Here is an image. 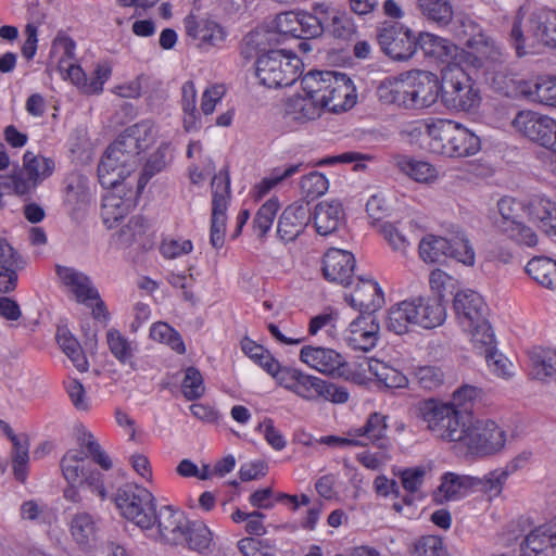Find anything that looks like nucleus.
<instances>
[{
  "label": "nucleus",
  "instance_id": "f257e3e1",
  "mask_svg": "<svg viewBox=\"0 0 556 556\" xmlns=\"http://www.w3.org/2000/svg\"><path fill=\"white\" fill-rule=\"evenodd\" d=\"M79 447L70 448L60 460L63 478L68 484H86L102 501L106 498L103 475L90 467L88 456L103 470L113 466L109 455L102 450L92 433L84 431L78 435Z\"/></svg>",
  "mask_w": 556,
  "mask_h": 556
},
{
  "label": "nucleus",
  "instance_id": "1a4fd4ad",
  "mask_svg": "<svg viewBox=\"0 0 556 556\" xmlns=\"http://www.w3.org/2000/svg\"><path fill=\"white\" fill-rule=\"evenodd\" d=\"M497 211L500 217L494 225L500 232L519 245L533 248L538 244V233L523 222V216H528V198L504 197L497 202Z\"/></svg>",
  "mask_w": 556,
  "mask_h": 556
},
{
  "label": "nucleus",
  "instance_id": "bf43d9fd",
  "mask_svg": "<svg viewBox=\"0 0 556 556\" xmlns=\"http://www.w3.org/2000/svg\"><path fill=\"white\" fill-rule=\"evenodd\" d=\"M416 383L426 391L441 388L445 381V372L437 365L417 366L413 371Z\"/></svg>",
  "mask_w": 556,
  "mask_h": 556
},
{
  "label": "nucleus",
  "instance_id": "393cba45",
  "mask_svg": "<svg viewBox=\"0 0 556 556\" xmlns=\"http://www.w3.org/2000/svg\"><path fill=\"white\" fill-rule=\"evenodd\" d=\"M109 190L102 198V219L103 223L112 228L119 219L129 213L134 207V191L124 185L109 187Z\"/></svg>",
  "mask_w": 556,
  "mask_h": 556
},
{
  "label": "nucleus",
  "instance_id": "c85d7f7f",
  "mask_svg": "<svg viewBox=\"0 0 556 556\" xmlns=\"http://www.w3.org/2000/svg\"><path fill=\"white\" fill-rule=\"evenodd\" d=\"M312 218L307 204L292 203L287 206L278 220L277 233L286 242L293 241L306 228Z\"/></svg>",
  "mask_w": 556,
  "mask_h": 556
},
{
  "label": "nucleus",
  "instance_id": "e2e57ef3",
  "mask_svg": "<svg viewBox=\"0 0 556 556\" xmlns=\"http://www.w3.org/2000/svg\"><path fill=\"white\" fill-rule=\"evenodd\" d=\"M147 224L143 217L135 216L116 235L115 243L118 248L125 249L139 241L144 235Z\"/></svg>",
  "mask_w": 556,
  "mask_h": 556
},
{
  "label": "nucleus",
  "instance_id": "338daca9",
  "mask_svg": "<svg viewBox=\"0 0 556 556\" xmlns=\"http://www.w3.org/2000/svg\"><path fill=\"white\" fill-rule=\"evenodd\" d=\"M450 241L452 248L448 251V256L466 266H472L476 261V253L468 238L465 235L459 233Z\"/></svg>",
  "mask_w": 556,
  "mask_h": 556
},
{
  "label": "nucleus",
  "instance_id": "72a5a7b5",
  "mask_svg": "<svg viewBox=\"0 0 556 556\" xmlns=\"http://www.w3.org/2000/svg\"><path fill=\"white\" fill-rule=\"evenodd\" d=\"M477 477L446 472L441 478V484L434 493L439 503L458 501L475 492Z\"/></svg>",
  "mask_w": 556,
  "mask_h": 556
},
{
  "label": "nucleus",
  "instance_id": "3c124183",
  "mask_svg": "<svg viewBox=\"0 0 556 556\" xmlns=\"http://www.w3.org/2000/svg\"><path fill=\"white\" fill-rule=\"evenodd\" d=\"M181 108L184 112V128L186 131L199 129V114L197 110V89L191 80L181 86Z\"/></svg>",
  "mask_w": 556,
  "mask_h": 556
},
{
  "label": "nucleus",
  "instance_id": "bb28decb",
  "mask_svg": "<svg viewBox=\"0 0 556 556\" xmlns=\"http://www.w3.org/2000/svg\"><path fill=\"white\" fill-rule=\"evenodd\" d=\"M351 287L352 290L345 294V300L361 312H375L384 303L383 292L378 282L372 279L358 277Z\"/></svg>",
  "mask_w": 556,
  "mask_h": 556
},
{
  "label": "nucleus",
  "instance_id": "423d86ee",
  "mask_svg": "<svg viewBox=\"0 0 556 556\" xmlns=\"http://www.w3.org/2000/svg\"><path fill=\"white\" fill-rule=\"evenodd\" d=\"M456 39L469 48L476 55L470 60L475 67L486 63H497L503 56L502 48L489 37L470 15L453 12V21L448 25Z\"/></svg>",
  "mask_w": 556,
  "mask_h": 556
},
{
  "label": "nucleus",
  "instance_id": "ddd939ff",
  "mask_svg": "<svg viewBox=\"0 0 556 556\" xmlns=\"http://www.w3.org/2000/svg\"><path fill=\"white\" fill-rule=\"evenodd\" d=\"M212 216L210 227V243L219 250L224 247L227 225V208L230 202V177L226 168L220 169L211 182Z\"/></svg>",
  "mask_w": 556,
  "mask_h": 556
},
{
  "label": "nucleus",
  "instance_id": "aec40b11",
  "mask_svg": "<svg viewBox=\"0 0 556 556\" xmlns=\"http://www.w3.org/2000/svg\"><path fill=\"white\" fill-rule=\"evenodd\" d=\"M300 361L313 370L331 377H343L348 372V362L331 348L304 345Z\"/></svg>",
  "mask_w": 556,
  "mask_h": 556
},
{
  "label": "nucleus",
  "instance_id": "e433bc0d",
  "mask_svg": "<svg viewBox=\"0 0 556 556\" xmlns=\"http://www.w3.org/2000/svg\"><path fill=\"white\" fill-rule=\"evenodd\" d=\"M312 217L318 235H331L344 220L342 203L338 200L321 201L315 206Z\"/></svg>",
  "mask_w": 556,
  "mask_h": 556
},
{
  "label": "nucleus",
  "instance_id": "7ed1b4c3",
  "mask_svg": "<svg viewBox=\"0 0 556 556\" xmlns=\"http://www.w3.org/2000/svg\"><path fill=\"white\" fill-rule=\"evenodd\" d=\"M429 149L432 153L451 159L476 155L481 140L468 127L452 119H434L426 124Z\"/></svg>",
  "mask_w": 556,
  "mask_h": 556
},
{
  "label": "nucleus",
  "instance_id": "39448f33",
  "mask_svg": "<svg viewBox=\"0 0 556 556\" xmlns=\"http://www.w3.org/2000/svg\"><path fill=\"white\" fill-rule=\"evenodd\" d=\"M418 417L437 441L458 445L466 433L469 414H460L440 397L421 400L417 405Z\"/></svg>",
  "mask_w": 556,
  "mask_h": 556
},
{
  "label": "nucleus",
  "instance_id": "dca6fc26",
  "mask_svg": "<svg viewBox=\"0 0 556 556\" xmlns=\"http://www.w3.org/2000/svg\"><path fill=\"white\" fill-rule=\"evenodd\" d=\"M56 274L64 287L74 294L77 302L92 308V315L100 320H106L108 313L98 290L90 278L73 267L58 266Z\"/></svg>",
  "mask_w": 556,
  "mask_h": 556
},
{
  "label": "nucleus",
  "instance_id": "09e8293b",
  "mask_svg": "<svg viewBox=\"0 0 556 556\" xmlns=\"http://www.w3.org/2000/svg\"><path fill=\"white\" fill-rule=\"evenodd\" d=\"M302 164H292L285 168H274L270 174L257 182L251 190V195L254 200L263 199L270 190L281 184L283 180L290 178L300 172Z\"/></svg>",
  "mask_w": 556,
  "mask_h": 556
},
{
  "label": "nucleus",
  "instance_id": "4c0bfd02",
  "mask_svg": "<svg viewBox=\"0 0 556 556\" xmlns=\"http://www.w3.org/2000/svg\"><path fill=\"white\" fill-rule=\"evenodd\" d=\"M356 100L357 93L351 78L343 73H337L325 110L333 113L344 112L352 109Z\"/></svg>",
  "mask_w": 556,
  "mask_h": 556
},
{
  "label": "nucleus",
  "instance_id": "412c9836",
  "mask_svg": "<svg viewBox=\"0 0 556 556\" xmlns=\"http://www.w3.org/2000/svg\"><path fill=\"white\" fill-rule=\"evenodd\" d=\"M313 11L321 24V34L327 30L333 37L342 40H350L356 34L354 20L333 3L326 1L315 3Z\"/></svg>",
  "mask_w": 556,
  "mask_h": 556
},
{
  "label": "nucleus",
  "instance_id": "052dcab7",
  "mask_svg": "<svg viewBox=\"0 0 556 556\" xmlns=\"http://www.w3.org/2000/svg\"><path fill=\"white\" fill-rule=\"evenodd\" d=\"M150 337L154 341L167 344L179 354L186 352L181 336L166 323H154L150 328Z\"/></svg>",
  "mask_w": 556,
  "mask_h": 556
},
{
  "label": "nucleus",
  "instance_id": "603ef678",
  "mask_svg": "<svg viewBox=\"0 0 556 556\" xmlns=\"http://www.w3.org/2000/svg\"><path fill=\"white\" fill-rule=\"evenodd\" d=\"M23 166L25 175L29 176L35 184H40L52 175L55 168V163L50 157H45L27 151L23 156Z\"/></svg>",
  "mask_w": 556,
  "mask_h": 556
},
{
  "label": "nucleus",
  "instance_id": "37998d69",
  "mask_svg": "<svg viewBox=\"0 0 556 556\" xmlns=\"http://www.w3.org/2000/svg\"><path fill=\"white\" fill-rule=\"evenodd\" d=\"M416 9L427 21L445 27L453 21L454 7L451 0H416Z\"/></svg>",
  "mask_w": 556,
  "mask_h": 556
},
{
  "label": "nucleus",
  "instance_id": "5701e85b",
  "mask_svg": "<svg viewBox=\"0 0 556 556\" xmlns=\"http://www.w3.org/2000/svg\"><path fill=\"white\" fill-rule=\"evenodd\" d=\"M187 35L201 48L220 47L226 38L225 28L208 17L188 15L184 20Z\"/></svg>",
  "mask_w": 556,
  "mask_h": 556
},
{
  "label": "nucleus",
  "instance_id": "f3484780",
  "mask_svg": "<svg viewBox=\"0 0 556 556\" xmlns=\"http://www.w3.org/2000/svg\"><path fill=\"white\" fill-rule=\"evenodd\" d=\"M316 13L287 11L277 14L267 25L268 33L283 38H315L321 35Z\"/></svg>",
  "mask_w": 556,
  "mask_h": 556
},
{
  "label": "nucleus",
  "instance_id": "a19ab883",
  "mask_svg": "<svg viewBox=\"0 0 556 556\" xmlns=\"http://www.w3.org/2000/svg\"><path fill=\"white\" fill-rule=\"evenodd\" d=\"M367 370L376 378L377 382L388 389L407 388L408 378L397 368L378 358L367 361Z\"/></svg>",
  "mask_w": 556,
  "mask_h": 556
},
{
  "label": "nucleus",
  "instance_id": "58836bf2",
  "mask_svg": "<svg viewBox=\"0 0 556 556\" xmlns=\"http://www.w3.org/2000/svg\"><path fill=\"white\" fill-rule=\"evenodd\" d=\"M521 556H556V530L539 527L520 545Z\"/></svg>",
  "mask_w": 556,
  "mask_h": 556
},
{
  "label": "nucleus",
  "instance_id": "9d476101",
  "mask_svg": "<svg viewBox=\"0 0 556 556\" xmlns=\"http://www.w3.org/2000/svg\"><path fill=\"white\" fill-rule=\"evenodd\" d=\"M301 60L285 50H271L255 62L256 77L267 88L292 85L300 76Z\"/></svg>",
  "mask_w": 556,
  "mask_h": 556
},
{
  "label": "nucleus",
  "instance_id": "f8f14e48",
  "mask_svg": "<svg viewBox=\"0 0 556 556\" xmlns=\"http://www.w3.org/2000/svg\"><path fill=\"white\" fill-rule=\"evenodd\" d=\"M188 519L184 513L170 505L161 506L151 516V529H142L146 536L166 545L185 543Z\"/></svg>",
  "mask_w": 556,
  "mask_h": 556
},
{
  "label": "nucleus",
  "instance_id": "0e129e2a",
  "mask_svg": "<svg viewBox=\"0 0 556 556\" xmlns=\"http://www.w3.org/2000/svg\"><path fill=\"white\" fill-rule=\"evenodd\" d=\"M379 231L393 251L403 256L407 254L410 241L397 224L384 222L379 225Z\"/></svg>",
  "mask_w": 556,
  "mask_h": 556
},
{
  "label": "nucleus",
  "instance_id": "4468645a",
  "mask_svg": "<svg viewBox=\"0 0 556 556\" xmlns=\"http://www.w3.org/2000/svg\"><path fill=\"white\" fill-rule=\"evenodd\" d=\"M417 37L401 22H383L377 29V41L382 52L394 61H407L417 51Z\"/></svg>",
  "mask_w": 556,
  "mask_h": 556
},
{
  "label": "nucleus",
  "instance_id": "cd10ccee",
  "mask_svg": "<svg viewBox=\"0 0 556 556\" xmlns=\"http://www.w3.org/2000/svg\"><path fill=\"white\" fill-rule=\"evenodd\" d=\"M454 308L463 329L472 328L473 324L486 318L488 307L483 298L470 289L456 293Z\"/></svg>",
  "mask_w": 556,
  "mask_h": 556
},
{
  "label": "nucleus",
  "instance_id": "49530a36",
  "mask_svg": "<svg viewBox=\"0 0 556 556\" xmlns=\"http://www.w3.org/2000/svg\"><path fill=\"white\" fill-rule=\"evenodd\" d=\"M56 341L64 354L80 372L88 370L89 364L79 342L66 328L58 329Z\"/></svg>",
  "mask_w": 556,
  "mask_h": 556
},
{
  "label": "nucleus",
  "instance_id": "8fccbe9b",
  "mask_svg": "<svg viewBox=\"0 0 556 556\" xmlns=\"http://www.w3.org/2000/svg\"><path fill=\"white\" fill-rule=\"evenodd\" d=\"M451 241L446 238L427 235L419 243V256L426 263H439L448 256Z\"/></svg>",
  "mask_w": 556,
  "mask_h": 556
},
{
  "label": "nucleus",
  "instance_id": "69168bd1",
  "mask_svg": "<svg viewBox=\"0 0 556 556\" xmlns=\"http://www.w3.org/2000/svg\"><path fill=\"white\" fill-rule=\"evenodd\" d=\"M181 392L188 401L200 399L205 392L201 372L194 367H188L181 382Z\"/></svg>",
  "mask_w": 556,
  "mask_h": 556
},
{
  "label": "nucleus",
  "instance_id": "a211bd4d",
  "mask_svg": "<svg viewBox=\"0 0 556 556\" xmlns=\"http://www.w3.org/2000/svg\"><path fill=\"white\" fill-rule=\"evenodd\" d=\"M321 113L319 106L301 89L281 102L279 117L287 130L294 131L316 121Z\"/></svg>",
  "mask_w": 556,
  "mask_h": 556
},
{
  "label": "nucleus",
  "instance_id": "0eeeda50",
  "mask_svg": "<svg viewBox=\"0 0 556 556\" xmlns=\"http://www.w3.org/2000/svg\"><path fill=\"white\" fill-rule=\"evenodd\" d=\"M459 446L476 457H491L504 451L508 434L506 429L490 418L469 417Z\"/></svg>",
  "mask_w": 556,
  "mask_h": 556
},
{
  "label": "nucleus",
  "instance_id": "6ab92c4d",
  "mask_svg": "<svg viewBox=\"0 0 556 556\" xmlns=\"http://www.w3.org/2000/svg\"><path fill=\"white\" fill-rule=\"evenodd\" d=\"M555 118L533 110L518 111L510 122L515 134L544 148Z\"/></svg>",
  "mask_w": 556,
  "mask_h": 556
},
{
  "label": "nucleus",
  "instance_id": "6e6552de",
  "mask_svg": "<svg viewBox=\"0 0 556 556\" xmlns=\"http://www.w3.org/2000/svg\"><path fill=\"white\" fill-rule=\"evenodd\" d=\"M440 91L445 106L458 112L475 111L481 102L478 88L458 64H448L443 71Z\"/></svg>",
  "mask_w": 556,
  "mask_h": 556
},
{
  "label": "nucleus",
  "instance_id": "f704fd0d",
  "mask_svg": "<svg viewBox=\"0 0 556 556\" xmlns=\"http://www.w3.org/2000/svg\"><path fill=\"white\" fill-rule=\"evenodd\" d=\"M415 110L431 108L440 96V81L435 74L428 71H412Z\"/></svg>",
  "mask_w": 556,
  "mask_h": 556
},
{
  "label": "nucleus",
  "instance_id": "f03ea898",
  "mask_svg": "<svg viewBox=\"0 0 556 556\" xmlns=\"http://www.w3.org/2000/svg\"><path fill=\"white\" fill-rule=\"evenodd\" d=\"M509 41L518 56L534 53L541 46L556 49V10L529 12L521 7L511 21Z\"/></svg>",
  "mask_w": 556,
  "mask_h": 556
},
{
  "label": "nucleus",
  "instance_id": "c9c22d12",
  "mask_svg": "<svg viewBox=\"0 0 556 556\" xmlns=\"http://www.w3.org/2000/svg\"><path fill=\"white\" fill-rule=\"evenodd\" d=\"M337 72L309 71L301 78L302 90L319 106L325 110V104L336 79Z\"/></svg>",
  "mask_w": 556,
  "mask_h": 556
},
{
  "label": "nucleus",
  "instance_id": "4d7b16f0",
  "mask_svg": "<svg viewBox=\"0 0 556 556\" xmlns=\"http://www.w3.org/2000/svg\"><path fill=\"white\" fill-rule=\"evenodd\" d=\"M7 432L13 443L12 462L14 476L18 481L24 482L27 476V464L29 460L28 442L26 439L21 440L9 427Z\"/></svg>",
  "mask_w": 556,
  "mask_h": 556
},
{
  "label": "nucleus",
  "instance_id": "473e14b6",
  "mask_svg": "<svg viewBox=\"0 0 556 556\" xmlns=\"http://www.w3.org/2000/svg\"><path fill=\"white\" fill-rule=\"evenodd\" d=\"M67 528L72 540L83 549L90 548L96 543L100 530L99 520L83 510L70 516Z\"/></svg>",
  "mask_w": 556,
  "mask_h": 556
},
{
  "label": "nucleus",
  "instance_id": "6e6d98bb",
  "mask_svg": "<svg viewBox=\"0 0 556 556\" xmlns=\"http://www.w3.org/2000/svg\"><path fill=\"white\" fill-rule=\"evenodd\" d=\"M508 476V470L496 469L486 473L483 478H477L478 483H476L475 492L480 491L489 501H492L502 494Z\"/></svg>",
  "mask_w": 556,
  "mask_h": 556
},
{
  "label": "nucleus",
  "instance_id": "ea45409f",
  "mask_svg": "<svg viewBox=\"0 0 556 556\" xmlns=\"http://www.w3.org/2000/svg\"><path fill=\"white\" fill-rule=\"evenodd\" d=\"M518 89L532 102L556 106V76H540L534 83L522 80Z\"/></svg>",
  "mask_w": 556,
  "mask_h": 556
},
{
  "label": "nucleus",
  "instance_id": "c756f323",
  "mask_svg": "<svg viewBox=\"0 0 556 556\" xmlns=\"http://www.w3.org/2000/svg\"><path fill=\"white\" fill-rule=\"evenodd\" d=\"M157 135V126L146 119L127 127L117 140L138 160L139 153L151 147Z\"/></svg>",
  "mask_w": 556,
  "mask_h": 556
},
{
  "label": "nucleus",
  "instance_id": "c03bdc74",
  "mask_svg": "<svg viewBox=\"0 0 556 556\" xmlns=\"http://www.w3.org/2000/svg\"><path fill=\"white\" fill-rule=\"evenodd\" d=\"M397 166L401 172L420 184L431 185L441 177L439 169L426 161L403 157L397 162Z\"/></svg>",
  "mask_w": 556,
  "mask_h": 556
},
{
  "label": "nucleus",
  "instance_id": "774afa93",
  "mask_svg": "<svg viewBox=\"0 0 556 556\" xmlns=\"http://www.w3.org/2000/svg\"><path fill=\"white\" fill-rule=\"evenodd\" d=\"M412 556H443L442 540L435 535H425L414 542L410 549Z\"/></svg>",
  "mask_w": 556,
  "mask_h": 556
},
{
  "label": "nucleus",
  "instance_id": "9b49d317",
  "mask_svg": "<svg viewBox=\"0 0 556 556\" xmlns=\"http://www.w3.org/2000/svg\"><path fill=\"white\" fill-rule=\"evenodd\" d=\"M113 501L124 518L141 530L151 529V516L156 503L149 490L135 483H126L116 490Z\"/></svg>",
  "mask_w": 556,
  "mask_h": 556
},
{
  "label": "nucleus",
  "instance_id": "b1692460",
  "mask_svg": "<svg viewBox=\"0 0 556 556\" xmlns=\"http://www.w3.org/2000/svg\"><path fill=\"white\" fill-rule=\"evenodd\" d=\"M379 330L376 317L371 313H362L344 331V341L354 350L369 351L377 344Z\"/></svg>",
  "mask_w": 556,
  "mask_h": 556
},
{
  "label": "nucleus",
  "instance_id": "de8ad7c7",
  "mask_svg": "<svg viewBox=\"0 0 556 556\" xmlns=\"http://www.w3.org/2000/svg\"><path fill=\"white\" fill-rule=\"evenodd\" d=\"M530 362L536 379L556 377V350L535 348L530 352Z\"/></svg>",
  "mask_w": 556,
  "mask_h": 556
},
{
  "label": "nucleus",
  "instance_id": "5fc2aeb1",
  "mask_svg": "<svg viewBox=\"0 0 556 556\" xmlns=\"http://www.w3.org/2000/svg\"><path fill=\"white\" fill-rule=\"evenodd\" d=\"M469 337L473 349L479 354H485L495 348L494 333L488 319L473 324L472 328L463 329Z\"/></svg>",
  "mask_w": 556,
  "mask_h": 556
},
{
  "label": "nucleus",
  "instance_id": "a878e982",
  "mask_svg": "<svg viewBox=\"0 0 556 556\" xmlns=\"http://www.w3.org/2000/svg\"><path fill=\"white\" fill-rule=\"evenodd\" d=\"M355 268L354 255L337 248L329 249L324 256V275L331 282L350 287Z\"/></svg>",
  "mask_w": 556,
  "mask_h": 556
},
{
  "label": "nucleus",
  "instance_id": "2eb2a0df",
  "mask_svg": "<svg viewBox=\"0 0 556 556\" xmlns=\"http://www.w3.org/2000/svg\"><path fill=\"white\" fill-rule=\"evenodd\" d=\"M137 165L138 160L116 139L98 165L99 181L104 188L123 185Z\"/></svg>",
  "mask_w": 556,
  "mask_h": 556
},
{
  "label": "nucleus",
  "instance_id": "79ce46f5",
  "mask_svg": "<svg viewBox=\"0 0 556 556\" xmlns=\"http://www.w3.org/2000/svg\"><path fill=\"white\" fill-rule=\"evenodd\" d=\"M526 273L539 286L556 290V261L547 256H534L526 265Z\"/></svg>",
  "mask_w": 556,
  "mask_h": 556
},
{
  "label": "nucleus",
  "instance_id": "7c9ffc66",
  "mask_svg": "<svg viewBox=\"0 0 556 556\" xmlns=\"http://www.w3.org/2000/svg\"><path fill=\"white\" fill-rule=\"evenodd\" d=\"M528 218L547 236H556V201L546 194L528 198Z\"/></svg>",
  "mask_w": 556,
  "mask_h": 556
},
{
  "label": "nucleus",
  "instance_id": "20e7f679",
  "mask_svg": "<svg viewBox=\"0 0 556 556\" xmlns=\"http://www.w3.org/2000/svg\"><path fill=\"white\" fill-rule=\"evenodd\" d=\"M446 309L437 298L417 296L393 305L388 313L387 328L395 334L407 333L413 326L432 329L441 326Z\"/></svg>",
  "mask_w": 556,
  "mask_h": 556
},
{
  "label": "nucleus",
  "instance_id": "4be33fe9",
  "mask_svg": "<svg viewBox=\"0 0 556 556\" xmlns=\"http://www.w3.org/2000/svg\"><path fill=\"white\" fill-rule=\"evenodd\" d=\"M412 71L396 77H388L379 85L377 94L380 101L406 110H415Z\"/></svg>",
  "mask_w": 556,
  "mask_h": 556
},
{
  "label": "nucleus",
  "instance_id": "a18cd8bd",
  "mask_svg": "<svg viewBox=\"0 0 556 556\" xmlns=\"http://www.w3.org/2000/svg\"><path fill=\"white\" fill-rule=\"evenodd\" d=\"M386 416L380 413H372L367 418L364 426L352 428V434L362 442L361 446L369 443H377L386 437L387 421Z\"/></svg>",
  "mask_w": 556,
  "mask_h": 556
},
{
  "label": "nucleus",
  "instance_id": "680f3d73",
  "mask_svg": "<svg viewBox=\"0 0 556 556\" xmlns=\"http://www.w3.org/2000/svg\"><path fill=\"white\" fill-rule=\"evenodd\" d=\"M106 342L111 353L117 361L122 364H128L131 362L135 348L132 343L118 330L110 329L106 332Z\"/></svg>",
  "mask_w": 556,
  "mask_h": 556
},
{
  "label": "nucleus",
  "instance_id": "2f4dec72",
  "mask_svg": "<svg viewBox=\"0 0 556 556\" xmlns=\"http://www.w3.org/2000/svg\"><path fill=\"white\" fill-rule=\"evenodd\" d=\"M420 47L426 54L441 59L451 64L466 62L465 51L459 49L448 39L431 33H419L417 37V48Z\"/></svg>",
  "mask_w": 556,
  "mask_h": 556
},
{
  "label": "nucleus",
  "instance_id": "13d9d810",
  "mask_svg": "<svg viewBox=\"0 0 556 556\" xmlns=\"http://www.w3.org/2000/svg\"><path fill=\"white\" fill-rule=\"evenodd\" d=\"M88 179L77 173L66 178L64 201L72 207H77L88 200Z\"/></svg>",
  "mask_w": 556,
  "mask_h": 556
},
{
  "label": "nucleus",
  "instance_id": "864d4df0",
  "mask_svg": "<svg viewBox=\"0 0 556 556\" xmlns=\"http://www.w3.org/2000/svg\"><path fill=\"white\" fill-rule=\"evenodd\" d=\"M188 531H186V540L188 547L198 553H204L213 543V532L202 521H189Z\"/></svg>",
  "mask_w": 556,
  "mask_h": 556
}]
</instances>
